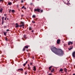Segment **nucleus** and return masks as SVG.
<instances>
[{
  "mask_svg": "<svg viewBox=\"0 0 75 75\" xmlns=\"http://www.w3.org/2000/svg\"><path fill=\"white\" fill-rule=\"evenodd\" d=\"M51 50L55 54L58 55H63L64 54V52L61 49H57L56 47H54L52 46Z\"/></svg>",
  "mask_w": 75,
  "mask_h": 75,
  "instance_id": "f257e3e1",
  "label": "nucleus"
},
{
  "mask_svg": "<svg viewBox=\"0 0 75 75\" xmlns=\"http://www.w3.org/2000/svg\"><path fill=\"white\" fill-rule=\"evenodd\" d=\"M40 8H36L34 9V11L35 12L37 11V12H40Z\"/></svg>",
  "mask_w": 75,
  "mask_h": 75,
  "instance_id": "f03ea898",
  "label": "nucleus"
},
{
  "mask_svg": "<svg viewBox=\"0 0 75 75\" xmlns=\"http://www.w3.org/2000/svg\"><path fill=\"white\" fill-rule=\"evenodd\" d=\"M21 24H22L21 25H20V27H23V28H24V22H21Z\"/></svg>",
  "mask_w": 75,
  "mask_h": 75,
  "instance_id": "7ed1b4c3",
  "label": "nucleus"
},
{
  "mask_svg": "<svg viewBox=\"0 0 75 75\" xmlns=\"http://www.w3.org/2000/svg\"><path fill=\"white\" fill-rule=\"evenodd\" d=\"M72 56L73 58H75V51L72 54Z\"/></svg>",
  "mask_w": 75,
  "mask_h": 75,
  "instance_id": "20e7f679",
  "label": "nucleus"
},
{
  "mask_svg": "<svg viewBox=\"0 0 75 75\" xmlns=\"http://www.w3.org/2000/svg\"><path fill=\"white\" fill-rule=\"evenodd\" d=\"M73 44V42H72L71 41H69L68 42V45H70V44Z\"/></svg>",
  "mask_w": 75,
  "mask_h": 75,
  "instance_id": "39448f33",
  "label": "nucleus"
},
{
  "mask_svg": "<svg viewBox=\"0 0 75 75\" xmlns=\"http://www.w3.org/2000/svg\"><path fill=\"white\" fill-rule=\"evenodd\" d=\"M3 10V8H1L0 9V13H3L2 11Z\"/></svg>",
  "mask_w": 75,
  "mask_h": 75,
  "instance_id": "423d86ee",
  "label": "nucleus"
},
{
  "mask_svg": "<svg viewBox=\"0 0 75 75\" xmlns=\"http://www.w3.org/2000/svg\"><path fill=\"white\" fill-rule=\"evenodd\" d=\"M60 43V40L59 39H58L57 40V44H59Z\"/></svg>",
  "mask_w": 75,
  "mask_h": 75,
  "instance_id": "0eeeda50",
  "label": "nucleus"
},
{
  "mask_svg": "<svg viewBox=\"0 0 75 75\" xmlns=\"http://www.w3.org/2000/svg\"><path fill=\"white\" fill-rule=\"evenodd\" d=\"M16 26L15 27L16 28H17V27H19V25H18V24L17 23H16Z\"/></svg>",
  "mask_w": 75,
  "mask_h": 75,
  "instance_id": "6e6552de",
  "label": "nucleus"
},
{
  "mask_svg": "<svg viewBox=\"0 0 75 75\" xmlns=\"http://www.w3.org/2000/svg\"><path fill=\"white\" fill-rule=\"evenodd\" d=\"M18 71H23V69L22 68L19 69H18Z\"/></svg>",
  "mask_w": 75,
  "mask_h": 75,
  "instance_id": "1a4fd4ad",
  "label": "nucleus"
},
{
  "mask_svg": "<svg viewBox=\"0 0 75 75\" xmlns=\"http://www.w3.org/2000/svg\"><path fill=\"white\" fill-rule=\"evenodd\" d=\"M64 70L65 72H67V69L66 68H64Z\"/></svg>",
  "mask_w": 75,
  "mask_h": 75,
  "instance_id": "9d476101",
  "label": "nucleus"
},
{
  "mask_svg": "<svg viewBox=\"0 0 75 75\" xmlns=\"http://www.w3.org/2000/svg\"><path fill=\"white\" fill-rule=\"evenodd\" d=\"M28 69H29V70H30V69H31V67L30 65L28 66Z\"/></svg>",
  "mask_w": 75,
  "mask_h": 75,
  "instance_id": "9b49d317",
  "label": "nucleus"
},
{
  "mask_svg": "<svg viewBox=\"0 0 75 75\" xmlns=\"http://www.w3.org/2000/svg\"><path fill=\"white\" fill-rule=\"evenodd\" d=\"M33 70L34 71H36V68H35V66L33 67Z\"/></svg>",
  "mask_w": 75,
  "mask_h": 75,
  "instance_id": "f8f14e48",
  "label": "nucleus"
},
{
  "mask_svg": "<svg viewBox=\"0 0 75 75\" xmlns=\"http://www.w3.org/2000/svg\"><path fill=\"white\" fill-rule=\"evenodd\" d=\"M63 71V69L62 68L60 69V70H59V72H62Z\"/></svg>",
  "mask_w": 75,
  "mask_h": 75,
  "instance_id": "ddd939ff",
  "label": "nucleus"
},
{
  "mask_svg": "<svg viewBox=\"0 0 75 75\" xmlns=\"http://www.w3.org/2000/svg\"><path fill=\"white\" fill-rule=\"evenodd\" d=\"M29 47V46L27 45L26 46H25V48H28Z\"/></svg>",
  "mask_w": 75,
  "mask_h": 75,
  "instance_id": "4468645a",
  "label": "nucleus"
},
{
  "mask_svg": "<svg viewBox=\"0 0 75 75\" xmlns=\"http://www.w3.org/2000/svg\"><path fill=\"white\" fill-rule=\"evenodd\" d=\"M8 5H11L12 4V3L10 2L8 3Z\"/></svg>",
  "mask_w": 75,
  "mask_h": 75,
  "instance_id": "2eb2a0df",
  "label": "nucleus"
},
{
  "mask_svg": "<svg viewBox=\"0 0 75 75\" xmlns=\"http://www.w3.org/2000/svg\"><path fill=\"white\" fill-rule=\"evenodd\" d=\"M51 68H52V66L50 67H49V71H51Z\"/></svg>",
  "mask_w": 75,
  "mask_h": 75,
  "instance_id": "dca6fc26",
  "label": "nucleus"
},
{
  "mask_svg": "<svg viewBox=\"0 0 75 75\" xmlns=\"http://www.w3.org/2000/svg\"><path fill=\"white\" fill-rule=\"evenodd\" d=\"M51 72H54V69L53 68L52 69V70L51 71Z\"/></svg>",
  "mask_w": 75,
  "mask_h": 75,
  "instance_id": "f3484780",
  "label": "nucleus"
},
{
  "mask_svg": "<svg viewBox=\"0 0 75 75\" xmlns=\"http://www.w3.org/2000/svg\"><path fill=\"white\" fill-rule=\"evenodd\" d=\"M73 47H72H72H71V48H69V50H72V48H73Z\"/></svg>",
  "mask_w": 75,
  "mask_h": 75,
  "instance_id": "a211bd4d",
  "label": "nucleus"
},
{
  "mask_svg": "<svg viewBox=\"0 0 75 75\" xmlns=\"http://www.w3.org/2000/svg\"><path fill=\"white\" fill-rule=\"evenodd\" d=\"M32 17L33 18H35V15H33Z\"/></svg>",
  "mask_w": 75,
  "mask_h": 75,
  "instance_id": "6ab92c4d",
  "label": "nucleus"
},
{
  "mask_svg": "<svg viewBox=\"0 0 75 75\" xmlns=\"http://www.w3.org/2000/svg\"><path fill=\"white\" fill-rule=\"evenodd\" d=\"M15 11H14V10H12L11 11V12H12V13H14Z\"/></svg>",
  "mask_w": 75,
  "mask_h": 75,
  "instance_id": "aec40b11",
  "label": "nucleus"
},
{
  "mask_svg": "<svg viewBox=\"0 0 75 75\" xmlns=\"http://www.w3.org/2000/svg\"><path fill=\"white\" fill-rule=\"evenodd\" d=\"M4 35H6V34L5 32H4Z\"/></svg>",
  "mask_w": 75,
  "mask_h": 75,
  "instance_id": "412c9836",
  "label": "nucleus"
},
{
  "mask_svg": "<svg viewBox=\"0 0 75 75\" xmlns=\"http://www.w3.org/2000/svg\"><path fill=\"white\" fill-rule=\"evenodd\" d=\"M29 30H32V29H31V27H29Z\"/></svg>",
  "mask_w": 75,
  "mask_h": 75,
  "instance_id": "4be33fe9",
  "label": "nucleus"
},
{
  "mask_svg": "<svg viewBox=\"0 0 75 75\" xmlns=\"http://www.w3.org/2000/svg\"><path fill=\"white\" fill-rule=\"evenodd\" d=\"M25 50V48H23V51H24Z\"/></svg>",
  "mask_w": 75,
  "mask_h": 75,
  "instance_id": "5701e85b",
  "label": "nucleus"
},
{
  "mask_svg": "<svg viewBox=\"0 0 75 75\" xmlns=\"http://www.w3.org/2000/svg\"><path fill=\"white\" fill-rule=\"evenodd\" d=\"M4 23V20H2V24L3 25V23Z\"/></svg>",
  "mask_w": 75,
  "mask_h": 75,
  "instance_id": "b1692460",
  "label": "nucleus"
},
{
  "mask_svg": "<svg viewBox=\"0 0 75 75\" xmlns=\"http://www.w3.org/2000/svg\"><path fill=\"white\" fill-rule=\"evenodd\" d=\"M25 65H26V64L25 63H24L23 64V67H25Z\"/></svg>",
  "mask_w": 75,
  "mask_h": 75,
  "instance_id": "393cba45",
  "label": "nucleus"
},
{
  "mask_svg": "<svg viewBox=\"0 0 75 75\" xmlns=\"http://www.w3.org/2000/svg\"><path fill=\"white\" fill-rule=\"evenodd\" d=\"M3 2V0H0V2L1 3V2Z\"/></svg>",
  "mask_w": 75,
  "mask_h": 75,
  "instance_id": "a878e982",
  "label": "nucleus"
},
{
  "mask_svg": "<svg viewBox=\"0 0 75 75\" xmlns=\"http://www.w3.org/2000/svg\"><path fill=\"white\" fill-rule=\"evenodd\" d=\"M4 17H2V20H4Z\"/></svg>",
  "mask_w": 75,
  "mask_h": 75,
  "instance_id": "bb28decb",
  "label": "nucleus"
},
{
  "mask_svg": "<svg viewBox=\"0 0 75 75\" xmlns=\"http://www.w3.org/2000/svg\"><path fill=\"white\" fill-rule=\"evenodd\" d=\"M26 35H24V36H23V37H24V38H25V36H26Z\"/></svg>",
  "mask_w": 75,
  "mask_h": 75,
  "instance_id": "cd10ccee",
  "label": "nucleus"
},
{
  "mask_svg": "<svg viewBox=\"0 0 75 75\" xmlns=\"http://www.w3.org/2000/svg\"><path fill=\"white\" fill-rule=\"evenodd\" d=\"M33 23H35V21H32Z\"/></svg>",
  "mask_w": 75,
  "mask_h": 75,
  "instance_id": "c85d7f7f",
  "label": "nucleus"
},
{
  "mask_svg": "<svg viewBox=\"0 0 75 75\" xmlns=\"http://www.w3.org/2000/svg\"><path fill=\"white\" fill-rule=\"evenodd\" d=\"M42 11H43V10H40V12L41 13H42Z\"/></svg>",
  "mask_w": 75,
  "mask_h": 75,
  "instance_id": "c756f323",
  "label": "nucleus"
},
{
  "mask_svg": "<svg viewBox=\"0 0 75 75\" xmlns=\"http://www.w3.org/2000/svg\"><path fill=\"white\" fill-rule=\"evenodd\" d=\"M11 12V9H10L9 11V13H10Z\"/></svg>",
  "mask_w": 75,
  "mask_h": 75,
  "instance_id": "7c9ffc66",
  "label": "nucleus"
},
{
  "mask_svg": "<svg viewBox=\"0 0 75 75\" xmlns=\"http://www.w3.org/2000/svg\"><path fill=\"white\" fill-rule=\"evenodd\" d=\"M30 65H32L33 63L31 62H30Z\"/></svg>",
  "mask_w": 75,
  "mask_h": 75,
  "instance_id": "2f4dec72",
  "label": "nucleus"
},
{
  "mask_svg": "<svg viewBox=\"0 0 75 75\" xmlns=\"http://www.w3.org/2000/svg\"><path fill=\"white\" fill-rule=\"evenodd\" d=\"M24 8V6H23L22 7V8Z\"/></svg>",
  "mask_w": 75,
  "mask_h": 75,
  "instance_id": "473e14b6",
  "label": "nucleus"
},
{
  "mask_svg": "<svg viewBox=\"0 0 75 75\" xmlns=\"http://www.w3.org/2000/svg\"><path fill=\"white\" fill-rule=\"evenodd\" d=\"M31 32L32 33H33V32H34V30H32L31 31Z\"/></svg>",
  "mask_w": 75,
  "mask_h": 75,
  "instance_id": "72a5a7b5",
  "label": "nucleus"
},
{
  "mask_svg": "<svg viewBox=\"0 0 75 75\" xmlns=\"http://www.w3.org/2000/svg\"><path fill=\"white\" fill-rule=\"evenodd\" d=\"M5 40L6 41H7V38H5Z\"/></svg>",
  "mask_w": 75,
  "mask_h": 75,
  "instance_id": "f704fd0d",
  "label": "nucleus"
},
{
  "mask_svg": "<svg viewBox=\"0 0 75 75\" xmlns=\"http://www.w3.org/2000/svg\"><path fill=\"white\" fill-rule=\"evenodd\" d=\"M21 3H23V0H21Z\"/></svg>",
  "mask_w": 75,
  "mask_h": 75,
  "instance_id": "c9c22d12",
  "label": "nucleus"
},
{
  "mask_svg": "<svg viewBox=\"0 0 75 75\" xmlns=\"http://www.w3.org/2000/svg\"><path fill=\"white\" fill-rule=\"evenodd\" d=\"M27 62H28V61H27L26 62H25V64H27Z\"/></svg>",
  "mask_w": 75,
  "mask_h": 75,
  "instance_id": "e433bc0d",
  "label": "nucleus"
},
{
  "mask_svg": "<svg viewBox=\"0 0 75 75\" xmlns=\"http://www.w3.org/2000/svg\"><path fill=\"white\" fill-rule=\"evenodd\" d=\"M52 74H49L48 75H51Z\"/></svg>",
  "mask_w": 75,
  "mask_h": 75,
  "instance_id": "4c0bfd02",
  "label": "nucleus"
},
{
  "mask_svg": "<svg viewBox=\"0 0 75 75\" xmlns=\"http://www.w3.org/2000/svg\"><path fill=\"white\" fill-rule=\"evenodd\" d=\"M18 6H19L18 4V5H17V7H18Z\"/></svg>",
  "mask_w": 75,
  "mask_h": 75,
  "instance_id": "58836bf2",
  "label": "nucleus"
},
{
  "mask_svg": "<svg viewBox=\"0 0 75 75\" xmlns=\"http://www.w3.org/2000/svg\"><path fill=\"white\" fill-rule=\"evenodd\" d=\"M25 75L27 74V72H25Z\"/></svg>",
  "mask_w": 75,
  "mask_h": 75,
  "instance_id": "ea45409f",
  "label": "nucleus"
},
{
  "mask_svg": "<svg viewBox=\"0 0 75 75\" xmlns=\"http://www.w3.org/2000/svg\"><path fill=\"white\" fill-rule=\"evenodd\" d=\"M6 31H9V30L8 29H7V30H6Z\"/></svg>",
  "mask_w": 75,
  "mask_h": 75,
  "instance_id": "a19ab883",
  "label": "nucleus"
},
{
  "mask_svg": "<svg viewBox=\"0 0 75 75\" xmlns=\"http://www.w3.org/2000/svg\"><path fill=\"white\" fill-rule=\"evenodd\" d=\"M4 16H6V14H4Z\"/></svg>",
  "mask_w": 75,
  "mask_h": 75,
  "instance_id": "79ce46f5",
  "label": "nucleus"
},
{
  "mask_svg": "<svg viewBox=\"0 0 75 75\" xmlns=\"http://www.w3.org/2000/svg\"><path fill=\"white\" fill-rule=\"evenodd\" d=\"M4 20H6V18H4Z\"/></svg>",
  "mask_w": 75,
  "mask_h": 75,
  "instance_id": "37998d69",
  "label": "nucleus"
},
{
  "mask_svg": "<svg viewBox=\"0 0 75 75\" xmlns=\"http://www.w3.org/2000/svg\"><path fill=\"white\" fill-rule=\"evenodd\" d=\"M21 16H22V17H23V15H21Z\"/></svg>",
  "mask_w": 75,
  "mask_h": 75,
  "instance_id": "c03bdc74",
  "label": "nucleus"
},
{
  "mask_svg": "<svg viewBox=\"0 0 75 75\" xmlns=\"http://www.w3.org/2000/svg\"><path fill=\"white\" fill-rule=\"evenodd\" d=\"M35 20H36V21H37V18H36L35 19Z\"/></svg>",
  "mask_w": 75,
  "mask_h": 75,
  "instance_id": "a18cd8bd",
  "label": "nucleus"
},
{
  "mask_svg": "<svg viewBox=\"0 0 75 75\" xmlns=\"http://www.w3.org/2000/svg\"><path fill=\"white\" fill-rule=\"evenodd\" d=\"M24 9H26V8H24Z\"/></svg>",
  "mask_w": 75,
  "mask_h": 75,
  "instance_id": "49530a36",
  "label": "nucleus"
},
{
  "mask_svg": "<svg viewBox=\"0 0 75 75\" xmlns=\"http://www.w3.org/2000/svg\"><path fill=\"white\" fill-rule=\"evenodd\" d=\"M28 54H29V55H30V53H28Z\"/></svg>",
  "mask_w": 75,
  "mask_h": 75,
  "instance_id": "de8ad7c7",
  "label": "nucleus"
},
{
  "mask_svg": "<svg viewBox=\"0 0 75 75\" xmlns=\"http://www.w3.org/2000/svg\"><path fill=\"white\" fill-rule=\"evenodd\" d=\"M27 52H28V50H27Z\"/></svg>",
  "mask_w": 75,
  "mask_h": 75,
  "instance_id": "09e8293b",
  "label": "nucleus"
},
{
  "mask_svg": "<svg viewBox=\"0 0 75 75\" xmlns=\"http://www.w3.org/2000/svg\"><path fill=\"white\" fill-rule=\"evenodd\" d=\"M38 0V1H39V0Z\"/></svg>",
  "mask_w": 75,
  "mask_h": 75,
  "instance_id": "8fccbe9b",
  "label": "nucleus"
},
{
  "mask_svg": "<svg viewBox=\"0 0 75 75\" xmlns=\"http://www.w3.org/2000/svg\"><path fill=\"white\" fill-rule=\"evenodd\" d=\"M33 58H34V57H33Z\"/></svg>",
  "mask_w": 75,
  "mask_h": 75,
  "instance_id": "3c124183",
  "label": "nucleus"
},
{
  "mask_svg": "<svg viewBox=\"0 0 75 75\" xmlns=\"http://www.w3.org/2000/svg\"><path fill=\"white\" fill-rule=\"evenodd\" d=\"M12 1H13V0H12Z\"/></svg>",
  "mask_w": 75,
  "mask_h": 75,
  "instance_id": "603ef678",
  "label": "nucleus"
}]
</instances>
